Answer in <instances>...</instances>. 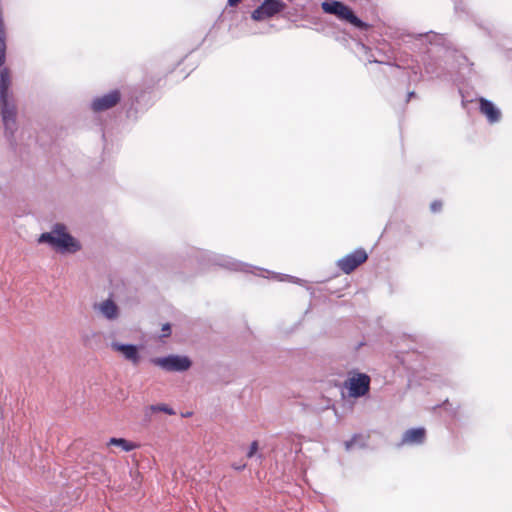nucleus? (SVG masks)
<instances>
[{"label": "nucleus", "mask_w": 512, "mask_h": 512, "mask_svg": "<svg viewBox=\"0 0 512 512\" xmlns=\"http://www.w3.org/2000/svg\"><path fill=\"white\" fill-rule=\"evenodd\" d=\"M38 242L48 243L62 252H76L80 249L78 242L66 232V227L62 224L55 225L50 232L42 233Z\"/></svg>", "instance_id": "1"}, {"label": "nucleus", "mask_w": 512, "mask_h": 512, "mask_svg": "<svg viewBox=\"0 0 512 512\" xmlns=\"http://www.w3.org/2000/svg\"><path fill=\"white\" fill-rule=\"evenodd\" d=\"M321 8L325 13L333 14L340 20H345L357 28L364 29L367 27V24L360 20L349 6L340 1H325L321 4Z\"/></svg>", "instance_id": "2"}, {"label": "nucleus", "mask_w": 512, "mask_h": 512, "mask_svg": "<svg viewBox=\"0 0 512 512\" xmlns=\"http://www.w3.org/2000/svg\"><path fill=\"white\" fill-rule=\"evenodd\" d=\"M287 8V4L283 0H263L261 5L254 9L251 18L260 22L271 19L282 13Z\"/></svg>", "instance_id": "3"}, {"label": "nucleus", "mask_w": 512, "mask_h": 512, "mask_svg": "<svg viewBox=\"0 0 512 512\" xmlns=\"http://www.w3.org/2000/svg\"><path fill=\"white\" fill-rule=\"evenodd\" d=\"M151 362L166 371H186L191 367V361L186 356L169 355L167 357H158Z\"/></svg>", "instance_id": "4"}, {"label": "nucleus", "mask_w": 512, "mask_h": 512, "mask_svg": "<svg viewBox=\"0 0 512 512\" xmlns=\"http://www.w3.org/2000/svg\"><path fill=\"white\" fill-rule=\"evenodd\" d=\"M368 259V254L365 249L358 248L353 252L345 255L337 262V267L345 274L352 273L360 265L365 263Z\"/></svg>", "instance_id": "5"}, {"label": "nucleus", "mask_w": 512, "mask_h": 512, "mask_svg": "<svg viewBox=\"0 0 512 512\" xmlns=\"http://www.w3.org/2000/svg\"><path fill=\"white\" fill-rule=\"evenodd\" d=\"M371 379L367 374L356 373L349 377L345 382L349 396L359 398L365 396L370 390Z\"/></svg>", "instance_id": "6"}, {"label": "nucleus", "mask_w": 512, "mask_h": 512, "mask_svg": "<svg viewBox=\"0 0 512 512\" xmlns=\"http://www.w3.org/2000/svg\"><path fill=\"white\" fill-rule=\"evenodd\" d=\"M0 109L5 130L13 136V133L16 130V105L13 101H10L9 98H4L0 99Z\"/></svg>", "instance_id": "7"}, {"label": "nucleus", "mask_w": 512, "mask_h": 512, "mask_svg": "<svg viewBox=\"0 0 512 512\" xmlns=\"http://www.w3.org/2000/svg\"><path fill=\"white\" fill-rule=\"evenodd\" d=\"M121 99L119 90H113L93 100L91 108L94 112H102L116 106Z\"/></svg>", "instance_id": "8"}, {"label": "nucleus", "mask_w": 512, "mask_h": 512, "mask_svg": "<svg viewBox=\"0 0 512 512\" xmlns=\"http://www.w3.org/2000/svg\"><path fill=\"white\" fill-rule=\"evenodd\" d=\"M111 348L115 352L120 353L127 361L137 365L140 361V355L137 346L132 344H122L119 342H112Z\"/></svg>", "instance_id": "9"}, {"label": "nucleus", "mask_w": 512, "mask_h": 512, "mask_svg": "<svg viewBox=\"0 0 512 512\" xmlns=\"http://www.w3.org/2000/svg\"><path fill=\"white\" fill-rule=\"evenodd\" d=\"M479 110L486 116L489 123H496L501 119L500 110L491 101L485 98L479 99Z\"/></svg>", "instance_id": "10"}, {"label": "nucleus", "mask_w": 512, "mask_h": 512, "mask_svg": "<svg viewBox=\"0 0 512 512\" xmlns=\"http://www.w3.org/2000/svg\"><path fill=\"white\" fill-rule=\"evenodd\" d=\"M426 438L424 428H412L407 430L402 437V444H422Z\"/></svg>", "instance_id": "11"}, {"label": "nucleus", "mask_w": 512, "mask_h": 512, "mask_svg": "<svg viewBox=\"0 0 512 512\" xmlns=\"http://www.w3.org/2000/svg\"><path fill=\"white\" fill-rule=\"evenodd\" d=\"M95 308L98 309L101 314L109 320L116 319L119 314L118 306L111 299H106L100 304L95 305Z\"/></svg>", "instance_id": "12"}, {"label": "nucleus", "mask_w": 512, "mask_h": 512, "mask_svg": "<svg viewBox=\"0 0 512 512\" xmlns=\"http://www.w3.org/2000/svg\"><path fill=\"white\" fill-rule=\"evenodd\" d=\"M11 86V72L9 68L3 67L0 70V99L9 98Z\"/></svg>", "instance_id": "13"}, {"label": "nucleus", "mask_w": 512, "mask_h": 512, "mask_svg": "<svg viewBox=\"0 0 512 512\" xmlns=\"http://www.w3.org/2000/svg\"><path fill=\"white\" fill-rule=\"evenodd\" d=\"M108 446H119L122 450L129 452L139 447L138 444L130 442L124 438H111L107 443Z\"/></svg>", "instance_id": "14"}, {"label": "nucleus", "mask_w": 512, "mask_h": 512, "mask_svg": "<svg viewBox=\"0 0 512 512\" xmlns=\"http://www.w3.org/2000/svg\"><path fill=\"white\" fill-rule=\"evenodd\" d=\"M150 409L154 412H164L166 414H169V415H174L175 412L173 411V409H171L170 407H168L167 405L165 404H159V405H152L150 407Z\"/></svg>", "instance_id": "15"}, {"label": "nucleus", "mask_w": 512, "mask_h": 512, "mask_svg": "<svg viewBox=\"0 0 512 512\" xmlns=\"http://www.w3.org/2000/svg\"><path fill=\"white\" fill-rule=\"evenodd\" d=\"M258 451V442L257 441H253L250 445V448H249V451L247 453V457L248 458H251L253 457L256 452Z\"/></svg>", "instance_id": "16"}, {"label": "nucleus", "mask_w": 512, "mask_h": 512, "mask_svg": "<svg viewBox=\"0 0 512 512\" xmlns=\"http://www.w3.org/2000/svg\"><path fill=\"white\" fill-rule=\"evenodd\" d=\"M162 335L161 337H168L171 334V325L169 323H165L162 325Z\"/></svg>", "instance_id": "17"}, {"label": "nucleus", "mask_w": 512, "mask_h": 512, "mask_svg": "<svg viewBox=\"0 0 512 512\" xmlns=\"http://www.w3.org/2000/svg\"><path fill=\"white\" fill-rule=\"evenodd\" d=\"M430 208L433 212H439L442 208V202L434 201L433 203H431Z\"/></svg>", "instance_id": "18"}, {"label": "nucleus", "mask_w": 512, "mask_h": 512, "mask_svg": "<svg viewBox=\"0 0 512 512\" xmlns=\"http://www.w3.org/2000/svg\"><path fill=\"white\" fill-rule=\"evenodd\" d=\"M356 439H357V436H354L350 441H347L345 443V446H346L347 450H349L352 447V445L356 441Z\"/></svg>", "instance_id": "19"}, {"label": "nucleus", "mask_w": 512, "mask_h": 512, "mask_svg": "<svg viewBox=\"0 0 512 512\" xmlns=\"http://www.w3.org/2000/svg\"><path fill=\"white\" fill-rule=\"evenodd\" d=\"M242 0H228V4L232 7L237 6Z\"/></svg>", "instance_id": "20"}, {"label": "nucleus", "mask_w": 512, "mask_h": 512, "mask_svg": "<svg viewBox=\"0 0 512 512\" xmlns=\"http://www.w3.org/2000/svg\"><path fill=\"white\" fill-rule=\"evenodd\" d=\"M414 96H415V93H414V92H409V93H408V95H407L406 103H408V102L410 101V99H411L412 97H414Z\"/></svg>", "instance_id": "21"}, {"label": "nucleus", "mask_w": 512, "mask_h": 512, "mask_svg": "<svg viewBox=\"0 0 512 512\" xmlns=\"http://www.w3.org/2000/svg\"><path fill=\"white\" fill-rule=\"evenodd\" d=\"M246 467V464L239 465V467H234L236 470H243Z\"/></svg>", "instance_id": "22"}, {"label": "nucleus", "mask_w": 512, "mask_h": 512, "mask_svg": "<svg viewBox=\"0 0 512 512\" xmlns=\"http://www.w3.org/2000/svg\"><path fill=\"white\" fill-rule=\"evenodd\" d=\"M191 413H186L185 415H183L184 417H187V416H190Z\"/></svg>", "instance_id": "23"}]
</instances>
